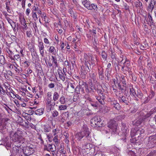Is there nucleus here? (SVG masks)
<instances>
[{
  "label": "nucleus",
  "mask_w": 156,
  "mask_h": 156,
  "mask_svg": "<svg viewBox=\"0 0 156 156\" xmlns=\"http://www.w3.org/2000/svg\"><path fill=\"white\" fill-rule=\"evenodd\" d=\"M90 123L92 126L98 127H101L102 123L100 117L98 116H95L92 118L90 120Z\"/></svg>",
  "instance_id": "nucleus-3"
},
{
  "label": "nucleus",
  "mask_w": 156,
  "mask_h": 156,
  "mask_svg": "<svg viewBox=\"0 0 156 156\" xmlns=\"http://www.w3.org/2000/svg\"><path fill=\"white\" fill-rule=\"evenodd\" d=\"M84 86L85 87V88L86 89V92L87 93H89L90 92V90L88 88V86L87 84L85 83L84 85Z\"/></svg>",
  "instance_id": "nucleus-54"
},
{
  "label": "nucleus",
  "mask_w": 156,
  "mask_h": 156,
  "mask_svg": "<svg viewBox=\"0 0 156 156\" xmlns=\"http://www.w3.org/2000/svg\"><path fill=\"white\" fill-rule=\"evenodd\" d=\"M95 59H96V58L93 57L92 55H91L90 60L89 62L90 63V65H95L96 64V61Z\"/></svg>",
  "instance_id": "nucleus-24"
},
{
  "label": "nucleus",
  "mask_w": 156,
  "mask_h": 156,
  "mask_svg": "<svg viewBox=\"0 0 156 156\" xmlns=\"http://www.w3.org/2000/svg\"><path fill=\"white\" fill-rule=\"evenodd\" d=\"M44 49H42L41 50H39V52L41 56L42 57L44 56Z\"/></svg>",
  "instance_id": "nucleus-55"
},
{
  "label": "nucleus",
  "mask_w": 156,
  "mask_h": 156,
  "mask_svg": "<svg viewBox=\"0 0 156 156\" xmlns=\"http://www.w3.org/2000/svg\"><path fill=\"white\" fill-rule=\"evenodd\" d=\"M119 149L116 147L114 146L111 148V151L113 153L116 154L119 152Z\"/></svg>",
  "instance_id": "nucleus-28"
},
{
  "label": "nucleus",
  "mask_w": 156,
  "mask_h": 156,
  "mask_svg": "<svg viewBox=\"0 0 156 156\" xmlns=\"http://www.w3.org/2000/svg\"><path fill=\"white\" fill-rule=\"evenodd\" d=\"M154 0H150V4L152 6V9H153L154 7L155 6L154 3Z\"/></svg>",
  "instance_id": "nucleus-60"
},
{
  "label": "nucleus",
  "mask_w": 156,
  "mask_h": 156,
  "mask_svg": "<svg viewBox=\"0 0 156 156\" xmlns=\"http://www.w3.org/2000/svg\"><path fill=\"white\" fill-rule=\"evenodd\" d=\"M23 64H26L25 66L28 67L29 66L30 63L27 61H25L24 62H23L22 64V65Z\"/></svg>",
  "instance_id": "nucleus-62"
},
{
  "label": "nucleus",
  "mask_w": 156,
  "mask_h": 156,
  "mask_svg": "<svg viewBox=\"0 0 156 156\" xmlns=\"http://www.w3.org/2000/svg\"><path fill=\"white\" fill-rule=\"evenodd\" d=\"M84 83L83 82H79V86H77L75 89V91L77 94H79L80 91L83 93H84L83 88L82 87V86L84 85Z\"/></svg>",
  "instance_id": "nucleus-6"
},
{
  "label": "nucleus",
  "mask_w": 156,
  "mask_h": 156,
  "mask_svg": "<svg viewBox=\"0 0 156 156\" xmlns=\"http://www.w3.org/2000/svg\"><path fill=\"white\" fill-rule=\"evenodd\" d=\"M20 22L21 25L23 24L24 23H26L25 19L24 17L22 16H20L19 17Z\"/></svg>",
  "instance_id": "nucleus-38"
},
{
  "label": "nucleus",
  "mask_w": 156,
  "mask_h": 156,
  "mask_svg": "<svg viewBox=\"0 0 156 156\" xmlns=\"http://www.w3.org/2000/svg\"><path fill=\"white\" fill-rule=\"evenodd\" d=\"M123 6L124 7L125 9L126 10H129V7L127 5V4L126 3H124L123 4Z\"/></svg>",
  "instance_id": "nucleus-56"
},
{
  "label": "nucleus",
  "mask_w": 156,
  "mask_h": 156,
  "mask_svg": "<svg viewBox=\"0 0 156 156\" xmlns=\"http://www.w3.org/2000/svg\"><path fill=\"white\" fill-rule=\"evenodd\" d=\"M59 102L61 104H65L67 102V99L63 95H62L59 98Z\"/></svg>",
  "instance_id": "nucleus-15"
},
{
  "label": "nucleus",
  "mask_w": 156,
  "mask_h": 156,
  "mask_svg": "<svg viewBox=\"0 0 156 156\" xmlns=\"http://www.w3.org/2000/svg\"><path fill=\"white\" fill-rule=\"evenodd\" d=\"M51 57L52 58V63H53L57 67L58 64L57 62L58 60L57 57L54 56H52Z\"/></svg>",
  "instance_id": "nucleus-22"
},
{
  "label": "nucleus",
  "mask_w": 156,
  "mask_h": 156,
  "mask_svg": "<svg viewBox=\"0 0 156 156\" xmlns=\"http://www.w3.org/2000/svg\"><path fill=\"white\" fill-rule=\"evenodd\" d=\"M33 51L32 53H31V55L33 58L35 57L37 58L38 56L37 54L35 51H34V49H33Z\"/></svg>",
  "instance_id": "nucleus-47"
},
{
  "label": "nucleus",
  "mask_w": 156,
  "mask_h": 156,
  "mask_svg": "<svg viewBox=\"0 0 156 156\" xmlns=\"http://www.w3.org/2000/svg\"><path fill=\"white\" fill-rule=\"evenodd\" d=\"M145 100L144 101V103H147L150 100V98L149 97H146L144 99Z\"/></svg>",
  "instance_id": "nucleus-63"
},
{
  "label": "nucleus",
  "mask_w": 156,
  "mask_h": 156,
  "mask_svg": "<svg viewBox=\"0 0 156 156\" xmlns=\"http://www.w3.org/2000/svg\"><path fill=\"white\" fill-rule=\"evenodd\" d=\"M11 138L12 140L14 142H16L20 141L21 138L20 135L17 133H14L13 134H11Z\"/></svg>",
  "instance_id": "nucleus-9"
},
{
  "label": "nucleus",
  "mask_w": 156,
  "mask_h": 156,
  "mask_svg": "<svg viewBox=\"0 0 156 156\" xmlns=\"http://www.w3.org/2000/svg\"><path fill=\"white\" fill-rule=\"evenodd\" d=\"M148 146H153L156 142V134L150 136L148 139Z\"/></svg>",
  "instance_id": "nucleus-5"
},
{
  "label": "nucleus",
  "mask_w": 156,
  "mask_h": 156,
  "mask_svg": "<svg viewBox=\"0 0 156 156\" xmlns=\"http://www.w3.org/2000/svg\"><path fill=\"white\" fill-rule=\"evenodd\" d=\"M43 129L44 132H48L50 130V128L47 126H44Z\"/></svg>",
  "instance_id": "nucleus-43"
},
{
  "label": "nucleus",
  "mask_w": 156,
  "mask_h": 156,
  "mask_svg": "<svg viewBox=\"0 0 156 156\" xmlns=\"http://www.w3.org/2000/svg\"><path fill=\"white\" fill-rule=\"evenodd\" d=\"M148 18L149 19V21L151 23H154V21L152 18L149 13L148 14Z\"/></svg>",
  "instance_id": "nucleus-42"
},
{
  "label": "nucleus",
  "mask_w": 156,
  "mask_h": 156,
  "mask_svg": "<svg viewBox=\"0 0 156 156\" xmlns=\"http://www.w3.org/2000/svg\"><path fill=\"white\" fill-rule=\"evenodd\" d=\"M11 59L14 61L16 60L17 61H19L20 60V56L19 54L15 55L13 57V58Z\"/></svg>",
  "instance_id": "nucleus-34"
},
{
  "label": "nucleus",
  "mask_w": 156,
  "mask_h": 156,
  "mask_svg": "<svg viewBox=\"0 0 156 156\" xmlns=\"http://www.w3.org/2000/svg\"><path fill=\"white\" fill-rule=\"evenodd\" d=\"M57 136H55L53 139V140L54 141L55 144L56 145L59 142V140Z\"/></svg>",
  "instance_id": "nucleus-45"
},
{
  "label": "nucleus",
  "mask_w": 156,
  "mask_h": 156,
  "mask_svg": "<svg viewBox=\"0 0 156 156\" xmlns=\"http://www.w3.org/2000/svg\"><path fill=\"white\" fill-rule=\"evenodd\" d=\"M82 4L83 6L89 10H92L94 9L97 11L98 9L97 5L95 4H91L89 1L87 0H84L82 2Z\"/></svg>",
  "instance_id": "nucleus-2"
},
{
  "label": "nucleus",
  "mask_w": 156,
  "mask_h": 156,
  "mask_svg": "<svg viewBox=\"0 0 156 156\" xmlns=\"http://www.w3.org/2000/svg\"><path fill=\"white\" fill-rule=\"evenodd\" d=\"M66 105H61L58 106V110L59 111L64 110L67 109Z\"/></svg>",
  "instance_id": "nucleus-35"
},
{
  "label": "nucleus",
  "mask_w": 156,
  "mask_h": 156,
  "mask_svg": "<svg viewBox=\"0 0 156 156\" xmlns=\"http://www.w3.org/2000/svg\"><path fill=\"white\" fill-rule=\"evenodd\" d=\"M144 132L145 130L144 129L140 128L136 131V135H140L141 136H143Z\"/></svg>",
  "instance_id": "nucleus-19"
},
{
  "label": "nucleus",
  "mask_w": 156,
  "mask_h": 156,
  "mask_svg": "<svg viewBox=\"0 0 156 156\" xmlns=\"http://www.w3.org/2000/svg\"><path fill=\"white\" fill-rule=\"evenodd\" d=\"M33 145L27 146L23 149V152L27 156L30 155L34 152V151Z\"/></svg>",
  "instance_id": "nucleus-4"
},
{
  "label": "nucleus",
  "mask_w": 156,
  "mask_h": 156,
  "mask_svg": "<svg viewBox=\"0 0 156 156\" xmlns=\"http://www.w3.org/2000/svg\"><path fill=\"white\" fill-rule=\"evenodd\" d=\"M55 103L54 104H46V110L48 112H50L55 107Z\"/></svg>",
  "instance_id": "nucleus-14"
},
{
  "label": "nucleus",
  "mask_w": 156,
  "mask_h": 156,
  "mask_svg": "<svg viewBox=\"0 0 156 156\" xmlns=\"http://www.w3.org/2000/svg\"><path fill=\"white\" fill-rule=\"evenodd\" d=\"M118 88L119 90H121V92H123L124 89L125 90H126V88H125V86H124V85L122 86L120 83H118Z\"/></svg>",
  "instance_id": "nucleus-27"
},
{
  "label": "nucleus",
  "mask_w": 156,
  "mask_h": 156,
  "mask_svg": "<svg viewBox=\"0 0 156 156\" xmlns=\"http://www.w3.org/2000/svg\"><path fill=\"white\" fill-rule=\"evenodd\" d=\"M130 70V67L122 65V70L123 72L129 71Z\"/></svg>",
  "instance_id": "nucleus-25"
},
{
  "label": "nucleus",
  "mask_w": 156,
  "mask_h": 156,
  "mask_svg": "<svg viewBox=\"0 0 156 156\" xmlns=\"http://www.w3.org/2000/svg\"><path fill=\"white\" fill-rule=\"evenodd\" d=\"M46 149L48 151L54 152L56 150L55 146L53 144H48L46 146Z\"/></svg>",
  "instance_id": "nucleus-11"
},
{
  "label": "nucleus",
  "mask_w": 156,
  "mask_h": 156,
  "mask_svg": "<svg viewBox=\"0 0 156 156\" xmlns=\"http://www.w3.org/2000/svg\"><path fill=\"white\" fill-rule=\"evenodd\" d=\"M12 43H15L16 44H18L20 40L16 37L14 35H11L10 37Z\"/></svg>",
  "instance_id": "nucleus-16"
},
{
  "label": "nucleus",
  "mask_w": 156,
  "mask_h": 156,
  "mask_svg": "<svg viewBox=\"0 0 156 156\" xmlns=\"http://www.w3.org/2000/svg\"><path fill=\"white\" fill-rule=\"evenodd\" d=\"M94 156H105V155L101 153H99L96 154Z\"/></svg>",
  "instance_id": "nucleus-64"
},
{
  "label": "nucleus",
  "mask_w": 156,
  "mask_h": 156,
  "mask_svg": "<svg viewBox=\"0 0 156 156\" xmlns=\"http://www.w3.org/2000/svg\"><path fill=\"white\" fill-rule=\"evenodd\" d=\"M54 103H55V101H54L52 99H47L46 104H54Z\"/></svg>",
  "instance_id": "nucleus-41"
},
{
  "label": "nucleus",
  "mask_w": 156,
  "mask_h": 156,
  "mask_svg": "<svg viewBox=\"0 0 156 156\" xmlns=\"http://www.w3.org/2000/svg\"><path fill=\"white\" fill-rule=\"evenodd\" d=\"M51 96V92H48L47 94V98L46 100L52 99Z\"/></svg>",
  "instance_id": "nucleus-48"
},
{
  "label": "nucleus",
  "mask_w": 156,
  "mask_h": 156,
  "mask_svg": "<svg viewBox=\"0 0 156 156\" xmlns=\"http://www.w3.org/2000/svg\"><path fill=\"white\" fill-rule=\"evenodd\" d=\"M95 97L100 104L104 105L105 104L104 100L105 99V96L104 95L101 96L99 94L98 96H96Z\"/></svg>",
  "instance_id": "nucleus-8"
},
{
  "label": "nucleus",
  "mask_w": 156,
  "mask_h": 156,
  "mask_svg": "<svg viewBox=\"0 0 156 156\" xmlns=\"http://www.w3.org/2000/svg\"><path fill=\"white\" fill-rule=\"evenodd\" d=\"M130 94L133 96L135 98H136V94L133 88H130Z\"/></svg>",
  "instance_id": "nucleus-30"
},
{
  "label": "nucleus",
  "mask_w": 156,
  "mask_h": 156,
  "mask_svg": "<svg viewBox=\"0 0 156 156\" xmlns=\"http://www.w3.org/2000/svg\"><path fill=\"white\" fill-rule=\"evenodd\" d=\"M48 51L53 55H55L56 54V49L54 46H50Z\"/></svg>",
  "instance_id": "nucleus-23"
},
{
  "label": "nucleus",
  "mask_w": 156,
  "mask_h": 156,
  "mask_svg": "<svg viewBox=\"0 0 156 156\" xmlns=\"http://www.w3.org/2000/svg\"><path fill=\"white\" fill-rule=\"evenodd\" d=\"M98 75L99 79L101 80H103L104 78L103 69H98Z\"/></svg>",
  "instance_id": "nucleus-18"
},
{
  "label": "nucleus",
  "mask_w": 156,
  "mask_h": 156,
  "mask_svg": "<svg viewBox=\"0 0 156 156\" xmlns=\"http://www.w3.org/2000/svg\"><path fill=\"white\" fill-rule=\"evenodd\" d=\"M6 2L5 3V5H6V9L7 10V11L9 13H11V10L10 9V1L9 0H6L5 1Z\"/></svg>",
  "instance_id": "nucleus-17"
},
{
  "label": "nucleus",
  "mask_w": 156,
  "mask_h": 156,
  "mask_svg": "<svg viewBox=\"0 0 156 156\" xmlns=\"http://www.w3.org/2000/svg\"><path fill=\"white\" fill-rule=\"evenodd\" d=\"M44 111V109L43 108H40L36 110L35 111V113L37 115H41L43 114Z\"/></svg>",
  "instance_id": "nucleus-20"
},
{
  "label": "nucleus",
  "mask_w": 156,
  "mask_h": 156,
  "mask_svg": "<svg viewBox=\"0 0 156 156\" xmlns=\"http://www.w3.org/2000/svg\"><path fill=\"white\" fill-rule=\"evenodd\" d=\"M5 63V60L4 56L3 55H0V64L4 65Z\"/></svg>",
  "instance_id": "nucleus-26"
},
{
  "label": "nucleus",
  "mask_w": 156,
  "mask_h": 156,
  "mask_svg": "<svg viewBox=\"0 0 156 156\" xmlns=\"http://www.w3.org/2000/svg\"><path fill=\"white\" fill-rule=\"evenodd\" d=\"M59 95L58 92H55L53 93L52 100H53L54 101H56L58 100L59 98Z\"/></svg>",
  "instance_id": "nucleus-21"
},
{
  "label": "nucleus",
  "mask_w": 156,
  "mask_h": 156,
  "mask_svg": "<svg viewBox=\"0 0 156 156\" xmlns=\"http://www.w3.org/2000/svg\"><path fill=\"white\" fill-rule=\"evenodd\" d=\"M7 51L9 54V57L11 59H12L13 58L12 55H13V52L9 49L7 50Z\"/></svg>",
  "instance_id": "nucleus-37"
},
{
  "label": "nucleus",
  "mask_w": 156,
  "mask_h": 156,
  "mask_svg": "<svg viewBox=\"0 0 156 156\" xmlns=\"http://www.w3.org/2000/svg\"><path fill=\"white\" fill-rule=\"evenodd\" d=\"M44 43L47 45H50V43L49 41L47 38H44Z\"/></svg>",
  "instance_id": "nucleus-51"
},
{
  "label": "nucleus",
  "mask_w": 156,
  "mask_h": 156,
  "mask_svg": "<svg viewBox=\"0 0 156 156\" xmlns=\"http://www.w3.org/2000/svg\"><path fill=\"white\" fill-rule=\"evenodd\" d=\"M27 36L29 37H30L31 36V31L30 30L27 31L26 32Z\"/></svg>",
  "instance_id": "nucleus-58"
},
{
  "label": "nucleus",
  "mask_w": 156,
  "mask_h": 156,
  "mask_svg": "<svg viewBox=\"0 0 156 156\" xmlns=\"http://www.w3.org/2000/svg\"><path fill=\"white\" fill-rule=\"evenodd\" d=\"M53 117L55 118L57 117L58 115V112L56 110H54L51 112Z\"/></svg>",
  "instance_id": "nucleus-36"
},
{
  "label": "nucleus",
  "mask_w": 156,
  "mask_h": 156,
  "mask_svg": "<svg viewBox=\"0 0 156 156\" xmlns=\"http://www.w3.org/2000/svg\"><path fill=\"white\" fill-rule=\"evenodd\" d=\"M91 55L89 54H84V58L83 61L85 62V65L86 66V68H87L89 69L88 64L90 66V63L89 62Z\"/></svg>",
  "instance_id": "nucleus-7"
},
{
  "label": "nucleus",
  "mask_w": 156,
  "mask_h": 156,
  "mask_svg": "<svg viewBox=\"0 0 156 156\" xmlns=\"http://www.w3.org/2000/svg\"><path fill=\"white\" fill-rule=\"evenodd\" d=\"M22 25V28L23 30H27L28 29V27L26 23H24Z\"/></svg>",
  "instance_id": "nucleus-57"
},
{
  "label": "nucleus",
  "mask_w": 156,
  "mask_h": 156,
  "mask_svg": "<svg viewBox=\"0 0 156 156\" xmlns=\"http://www.w3.org/2000/svg\"><path fill=\"white\" fill-rule=\"evenodd\" d=\"M90 132L88 129L87 128L83 131H82L77 133L76 137L79 141L83 137L85 136L84 140H87L88 141H90L91 140V139L90 136Z\"/></svg>",
  "instance_id": "nucleus-1"
},
{
  "label": "nucleus",
  "mask_w": 156,
  "mask_h": 156,
  "mask_svg": "<svg viewBox=\"0 0 156 156\" xmlns=\"http://www.w3.org/2000/svg\"><path fill=\"white\" fill-rule=\"evenodd\" d=\"M121 81L123 84L124 85V86H125V88H126V81L125 79V77L123 76H122L121 77Z\"/></svg>",
  "instance_id": "nucleus-40"
},
{
  "label": "nucleus",
  "mask_w": 156,
  "mask_h": 156,
  "mask_svg": "<svg viewBox=\"0 0 156 156\" xmlns=\"http://www.w3.org/2000/svg\"><path fill=\"white\" fill-rule=\"evenodd\" d=\"M6 19L8 21L9 23L10 24V25L13 23L14 22L13 21V20L12 19L9 18V17L6 16Z\"/></svg>",
  "instance_id": "nucleus-49"
},
{
  "label": "nucleus",
  "mask_w": 156,
  "mask_h": 156,
  "mask_svg": "<svg viewBox=\"0 0 156 156\" xmlns=\"http://www.w3.org/2000/svg\"><path fill=\"white\" fill-rule=\"evenodd\" d=\"M57 72L59 75V78L63 81H64L65 80V76L62 72V70L58 69L57 70Z\"/></svg>",
  "instance_id": "nucleus-13"
},
{
  "label": "nucleus",
  "mask_w": 156,
  "mask_h": 156,
  "mask_svg": "<svg viewBox=\"0 0 156 156\" xmlns=\"http://www.w3.org/2000/svg\"><path fill=\"white\" fill-rule=\"evenodd\" d=\"M98 42V39H97V37H95L94 38V45L95 46H96V45L97 44Z\"/></svg>",
  "instance_id": "nucleus-59"
},
{
  "label": "nucleus",
  "mask_w": 156,
  "mask_h": 156,
  "mask_svg": "<svg viewBox=\"0 0 156 156\" xmlns=\"http://www.w3.org/2000/svg\"><path fill=\"white\" fill-rule=\"evenodd\" d=\"M89 86L91 90H92V91L93 92V90L95 89V86L94 84H93L92 82H90L89 83Z\"/></svg>",
  "instance_id": "nucleus-44"
},
{
  "label": "nucleus",
  "mask_w": 156,
  "mask_h": 156,
  "mask_svg": "<svg viewBox=\"0 0 156 156\" xmlns=\"http://www.w3.org/2000/svg\"><path fill=\"white\" fill-rule=\"evenodd\" d=\"M111 104L117 110H119L120 109V105L118 102L117 101L115 100H112L111 101Z\"/></svg>",
  "instance_id": "nucleus-10"
},
{
  "label": "nucleus",
  "mask_w": 156,
  "mask_h": 156,
  "mask_svg": "<svg viewBox=\"0 0 156 156\" xmlns=\"http://www.w3.org/2000/svg\"><path fill=\"white\" fill-rule=\"evenodd\" d=\"M77 43H75V44H74V45H73V48H75V51H77L78 53H79V52H81V51H79L78 50V49L77 48L78 46L77 45Z\"/></svg>",
  "instance_id": "nucleus-50"
},
{
  "label": "nucleus",
  "mask_w": 156,
  "mask_h": 156,
  "mask_svg": "<svg viewBox=\"0 0 156 156\" xmlns=\"http://www.w3.org/2000/svg\"><path fill=\"white\" fill-rule=\"evenodd\" d=\"M79 95L78 94H75L73 97V101L74 102H76L79 100Z\"/></svg>",
  "instance_id": "nucleus-33"
},
{
  "label": "nucleus",
  "mask_w": 156,
  "mask_h": 156,
  "mask_svg": "<svg viewBox=\"0 0 156 156\" xmlns=\"http://www.w3.org/2000/svg\"><path fill=\"white\" fill-rule=\"evenodd\" d=\"M115 122L113 120H111L108 123V127L110 129H113L115 126L114 124Z\"/></svg>",
  "instance_id": "nucleus-31"
},
{
  "label": "nucleus",
  "mask_w": 156,
  "mask_h": 156,
  "mask_svg": "<svg viewBox=\"0 0 156 156\" xmlns=\"http://www.w3.org/2000/svg\"><path fill=\"white\" fill-rule=\"evenodd\" d=\"M32 17L34 19L35 18H36V19H37L38 18L37 17V16L36 14V12H33V14H32Z\"/></svg>",
  "instance_id": "nucleus-61"
},
{
  "label": "nucleus",
  "mask_w": 156,
  "mask_h": 156,
  "mask_svg": "<svg viewBox=\"0 0 156 156\" xmlns=\"http://www.w3.org/2000/svg\"><path fill=\"white\" fill-rule=\"evenodd\" d=\"M123 65L124 66H127L130 67V64L129 61L126 58L124 62L123 63Z\"/></svg>",
  "instance_id": "nucleus-39"
},
{
  "label": "nucleus",
  "mask_w": 156,
  "mask_h": 156,
  "mask_svg": "<svg viewBox=\"0 0 156 156\" xmlns=\"http://www.w3.org/2000/svg\"><path fill=\"white\" fill-rule=\"evenodd\" d=\"M38 50H41L43 49H44V45L42 41H39L38 42Z\"/></svg>",
  "instance_id": "nucleus-29"
},
{
  "label": "nucleus",
  "mask_w": 156,
  "mask_h": 156,
  "mask_svg": "<svg viewBox=\"0 0 156 156\" xmlns=\"http://www.w3.org/2000/svg\"><path fill=\"white\" fill-rule=\"evenodd\" d=\"M84 149H90L92 147V145L90 143L86 144L83 146Z\"/></svg>",
  "instance_id": "nucleus-32"
},
{
  "label": "nucleus",
  "mask_w": 156,
  "mask_h": 156,
  "mask_svg": "<svg viewBox=\"0 0 156 156\" xmlns=\"http://www.w3.org/2000/svg\"><path fill=\"white\" fill-rule=\"evenodd\" d=\"M143 95L142 93L140 92H138L137 94H136V97L142 99L143 97Z\"/></svg>",
  "instance_id": "nucleus-46"
},
{
  "label": "nucleus",
  "mask_w": 156,
  "mask_h": 156,
  "mask_svg": "<svg viewBox=\"0 0 156 156\" xmlns=\"http://www.w3.org/2000/svg\"><path fill=\"white\" fill-rule=\"evenodd\" d=\"M101 56L102 58L104 60H106L107 59V55L105 52H102L101 54Z\"/></svg>",
  "instance_id": "nucleus-53"
},
{
  "label": "nucleus",
  "mask_w": 156,
  "mask_h": 156,
  "mask_svg": "<svg viewBox=\"0 0 156 156\" xmlns=\"http://www.w3.org/2000/svg\"><path fill=\"white\" fill-rule=\"evenodd\" d=\"M0 92L3 95H5L6 93L5 91L4 90L3 88L0 85Z\"/></svg>",
  "instance_id": "nucleus-52"
},
{
  "label": "nucleus",
  "mask_w": 156,
  "mask_h": 156,
  "mask_svg": "<svg viewBox=\"0 0 156 156\" xmlns=\"http://www.w3.org/2000/svg\"><path fill=\"white\" fill-rule=\"evenodd\" d=\"M119 100L120 103H125L126 105H128L129 102L126 100V98L123 95H121L119 98Z\"/></svg>",
  "instance_id": "nucleus-12"
}]
</instances>
